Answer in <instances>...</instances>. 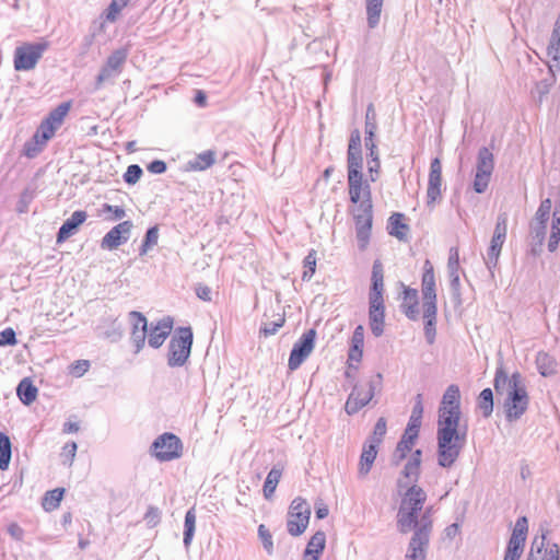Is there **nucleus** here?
<instances>
[{"label":"nucleus","mask_w":560,"mask_h":560,"mask_svg":"<svg viewBox=\"0 0 560 560\" xmlns=\"http://www.w3.org/2000/svg\"><path fill=\"white\" fill-rule=\"evenodd\" d=\"M460 392L455 384L443 394L438 410V463L450 468L457 460L466 444V428L460 427Z\"/></svg>","instance_id":"f257e3e1"},{"label":"nucleus","mask_w":560,"mask_h":560,"mask_svg":"<svg viewBox=\"0 0 560 560\" xmlns=\"http://www.w3.org/2000/svg\"><path fill=\"white\" fill-rule=\"evenodd\" d=\"M493 386L498 396H504L503 409L509 422L517 421L527 411L529 396L524 377L514 372L511 376L502 366L495 371Z\"/></svg>","instance_id":"f03ea898"},{"label":"nucleus","mask_w":560,"mask_h":560,"mask_svg":"<svg viewBox=\"0 0 560 560\" xmlns=\"http://www.w3.org/2000/svg\"><path fill=\"white\" fill-rule=\"evenodd\" d=\"M397 486L399 489L407 488L397 512V529L401 534H407L416 526L417 515L423 509L427 493L421 487L408 486L401 479L398 480Z\"/></svg>","instance_id":"7ed1b4c3"},{"label":"nucleus","mask_w":560,"mask_h":560,"mask_svg":"<svg viewBox=\"0 0 560 560\" xmlns=\"http://www.w3.org/2000/svg\"><path fill=\"white\" fill-rule=\"evenodd\" d=\"M433 508H427L421 516L417 515L416 526L412 528L413 535L409 541L406 560H425L427 549L429 547L431 533L433 529L432 521Z\"/></svg>","instance_id":"20e7f679"},{"label":"nucleus","mask_w":560,"mask_h":560,"mask_svg":"<svg viewBox=\"0 0 560 560\" xmlns=\"http://www.w3.org/2000/svg\"><path fill=\"white\" fill-rule=\"evenodd\" d=\"M422 415H423L422 395L418 394L416 396V402L412 408V412H411L408 425L394 451V454H393V464L394 465H399L400 462H402L406 458L407 454L411 451V448L418 438V434H419Z\"/></svg>","instance_id":"39448f33"},{"label":"nucleus","mask_w":560,"mask_h":560,"mask_svg":"<svg viewBox=\"0 0 560 560\" xmlns=\"http://www.w3.org/2000/svg\"><path fill=\"white\" fill-rule=\"evenodd\" d=\"M192 338L190 327H178L175 330L168 343V366H183L187 362L191 352Z\"/></svg>","instance_id":"423d86ee"},{"label":"nucleus","mask_w":560,"mask_h":560,"mask_svg":"<svg viewBox=\"0 0 560 560\" xmlns=\"http://www.w3.org/2000/svg\"><path fill=\"white\" fill-rule=\"evenodd\" d=\"M71 102H63L54 108L45 119L42 120L37 128V152L42 149L40 145L50 140L56 131L63 124L69 110Z\"/></svg>","instance_id":"0eeeda50"},{"label":"nucleus","mask_w":560,"mask_h":560,"mask_svg":"<svg viewBox=\"0 0 560 560\" xmlns=\"http://www.w3.org/2000/svg\"><path fill=\"white\" fill-rule=\"evenodd\" d=\"M349 197L352 203L372 200L369 180L363 179V162L347 163Z\"/></svg>","instance_id":"6e6552de"},{"label":"nucleus","mask_w":560,"mask_h":560,"mask_svg":"<svg viewBox=\"0 0 560 560\" xmlns=\"http://www.w3.org/2000/svg\"><path fill=\"white\" fill-rule=\"evenodd\" d=\"M150 450L159 462H171L182 456L183 443L177 435L165 432L153 441Z\"/></svg>","instance_id":"1a4fd4ad"},{"label":"nucleus","mask_w":560,"mask_h":560,"mask_svg":"<svg viewBox=\"0 0 560 560\" xmlns=\"http://www.w3.org/2000/svg\"><path fill=\"white\" fill-rule=\"evenodd\" d=\"M311 516V506L306 500L295 498L289 508L287 528L291 536H300L306 529Z\"/></svg>","instance_id":"9d476101"},{"label":"nucleus","mask_w":560,"mask_h":560,"mask_svg":"<svg viewBox=\"0 0 560 560\" xmlns=\"http://www.w3.org/2000/svg\"><path fill=\"white\" fill-rule=\"evenodd\" d=\"M357 238L359 248L364 250L368 247L372 222H373V205L372 200H362L354 212Z\"/></svg>","instance_id":"9b49d317"},{"label":"nucleus","mask_w":560,"mask_h":560,"mask_svg":"<svg viewBox=\"0 0 560 560\" xmlns=\"http://www.w3.org/2000/svg\"><path fill=\"white\" fill-rule=\"evenodd\" d=\"M381 382L382 374L378 373L374 380L369 382L368 389L355 385L346 401L345 411L351 416L366 406L374 397L376 386L380 385Z\"/></svg>","instance_id":"f8f14e48"},{"label":"nucleus","mask_w":560,"mask_h":560,"mask_svg":"<svg viewBox=\"0 0 560 560\" xmlns=\"http://www.w3.org/2000/svg\"><path fill=\"white\" fill-rule=\"evenodd\" d=\"M315 338L316 330L308 329L294 343L288 362L289 370L295 371L299 369L301 364L306 360V358L312 353L315 346Z\"/></svg>","instance_id":"ddd939ff"},{"label":"nucleus","mask_w":560,"mask_h":560,"mask_svg":"<svg viewBox=\"0 0 560 560\" xmlns=\"http://www.w3.org/2000/svg\"><path fill=\"white\" fill-rule=\"evenodd\" d=\"M128 317L131 325L130 341L135 347V353H139L145 343L148 320L142 313L137 311H131Z\"/></svg>","instance_id":"4468645a"},{"label":"nucleus","mask_w":560,"mask_h":560,"mask_svg":"<svg viewBox=\"0 0 560 560\" xmlns=\"http://www.w3.org/2000/svg\"><path fill=\"white\" fill-rule=\"evenodd\" d=\"M422 292V307H438L436 306V291H435V276L432 265L429 260L424 264V271L421 282Z\"/></svg>","instance_id":"2eb2a0df"},{"label":"nucleus","mask_w":560,"mask_h":560,"mask_svg":"<svg viewBox=\"0 0 560 560\" xmlns=\"http://www.w3.org/2000/svg\"><path fill=\"white\" fill-rule=\"evenodd\" d=\"M132 229L131 221H124L110 231H108L102 240L101 247L104 249H115L122 243L127 242Z\"/></svg>","instance_id":"dca6fc26"},{"label":"nucleus","mask_w":560,"mask_h":560,"mask_svg":"<svg viewBox=\"0 0 560 560\" xmlns=\"http://www.w3.org/2000/svg\"><path fill=\"white\" fill-rule=\"evenodd\" d=\"M442 186V164L439 158L431 161L428 189H427V205L432 206L441 196Z\"/></svg>","instance_id":"f3484780"},{"label":"nucleus","mask_w":560,"mask_h":560,"mask_svg":"<svg viewBox=\"0 0 560 560\" xmlns=\"http://www.w3.org/2000/svg\"><path fill=\"white\" fill-rule=\"evenodd\" d=\"M173 328V318L170 316L163 317L155 325L151 324V329L148 336L149 346L152 348H160L165 339L168 337Z\"/></svg>","instance_id":"a211bd4d"},{"label":"nucleus","mask_w":560,"mask_h":560,"mask_svg":"<svg viewBox=\"0 0 560 560\" xmlns=\"http://www.w3.org/2000/svg\"><path fill=\"white\" fill-rule=\"evenodd\" d=\"M35 68V44H23L14 50V69L27 71Z\"/></svg>","instance_id":"6ab92c4d"},{"label":"nucleus","mask_w":560,"mask_h":560,"mask_svg":"<svg viewBox=\"0 0 560 560\" xmlns=\"http://www.w3.org/2000/svg\"><path fill=\"white\" fill-rule=\"evenodd\" d=\"M88 218V213L83 210L74 211L69 219H67L60 226L57 233V243L61 244L67 241L70 236L74 235L80 225L84 223Z\"/></svg>","instance_id":"aec40b11"},{"label":"nucleus","mask_w":560,"mask_h":560,"mask_svg":"<svg viewBox=\"0 0 560 560\" xmlns=\"http://www.w3.org/2000/svg\"><path fill=\"white\" fill-rule=\"evenodd\" d=\"M326 545V535L324 532H316L310 539L303 558L304 560H319V555L324 551Z\"/></svg>","instance_id":"412c9836"},{"label":"nucleus","mask_w":560,"mask_h":560,"mask_svg":"<svg viewBox=\"0 0 560 560\" xmlns=\"http://www.w3.org/2000/svg\"><path fill=\"white\" fill-rule=\"evenodd\" d=\"M217 161V153L213 150H206L187 162V170L194 172L206 171Z\"/></svg>","instance_id":"4be33fe9"},{"label":"nucleus","mask_w":560,"mask_h":560,"mask_svg":"<svg viewBox=\"0 0 560 560\" xmlns=\"http://www.w3.org/2000/svg\"><path fill=\"white\" fill-rule=\"evenodd\" d=\"M354 162H363L362 139L359 129H354L351 131L347 150V163Z\"/></svg>","instance_id":"5701e85b"},{"label":"nucleus","mask_w":560,"mask_h":560,"mask_svg":"<svg viewBox=\"0 0 560 560\" xmlns=\"http://www.w3.org/2000/svg\"><path fill=\"white\" fill-rule=\"evenodd\" d=\"M404 214L401 213H393L388 219L387 230L392 236H395L399 241L407 240V232L409 231V226L402 222Z\"/></svg>","instance_id":"b1692460"},{"label":"nucleus","mask_w":560,"mask_h":560,"mask_svg":"<svg viewBox=\"0 0 560 560\" xmlns=\"http://www.w3.org/2000/svg\"><path fill=\"white\" fill-rule=\"evenodd\" d=\"M376 455L377 446L365 442L360 457L359 475L366 476L370 472Z\"/></svg>","instance_id":"393cba45"},{"label":"nucleus","mask_w":560,"mask_h":560,"mask_svg":"<svg viewBox=\"0 0 560 560\" xmlns=\"http://www.w3.org/2000/svg\"><path fill=\"white\" fill-rule=\"evenodd\" d=\"M424 319V336L429 345H432L436 335V313L438 307H422Z\"/></svg>","instance_id":"a878e982"},{"label":"nucleus","mask_w":560,"mask_h":560,"mask_svg":"<svg viewBox=\"0 0 560 560\" xmlns=\"http://www.w3.org/2000/svg\"><path fill=\"white\" fill-rule=\"evenodd\" d=\"M541 535L536 536L533 539L530 550L527 555L526 560H544L545 549L548 547L547 537L549 535V530L545 528H540Z\"/></svg>","instance_id":"bb28decb"},{"label":"nucleus","mask_w":560,"mask_h":560,"mask_svg":"<svg viewBox=\"0 0 560 560\" xmlns=\"http://www.w3.org/2000/svg\"><path fill=\"white\" fill-rule=\"evenodd\" d=\"M422 452L420 450H416L409 460L406 463L402 475L410 482H417L419 478L420 464H421Z\"/></svg>","instance_id":"cd10ccee"},{"label":"nucleus","mask_w":560,"mask_h":560,"mask_svg":"<svg viewBox=\"0 0 560 560\" xmlns=\"http://www.w3.org/2000/svg\"><path fill=\"white\" fill-rule=\"evenodd\" d=\"M282 471H283V467H281L278 464V465H275L268 472L265 483H264V488H262L264 497L267 500L272 498V495L276 491V488L281 479Z\"/></svg>","instance_id":"c85d7f7f"},{"label":"nucleus","mask_w":560,"mask_h":560,"mask_svg":"<svg viewBox=\"0 0 560 560\" xmlns=\"http://www.w3.org/2000/svg\"><path fill=\"white\" fill-rule=\"evenodd\" d=\"M547 55L551 58V62L548 65L549 71H558L560 69V34L551 33Z\"/></svg>","instance_id":"c756f323"},{"label":"nucleus","mask_w":560,"mask_h":560,"mask_svg":"<svg viewBox=\"0 0 560 560\" xmlns=\"http://www.w3.org/2000/svg\"><path fill=\"white\" fill-rule=\"evenodd\" d=\"M494 167V159L491 151L482 147L478 151L476 172L483 174H492Z\"/></svg>","instance_id":"7c9ffc66"},{"label":"nucleus","mask_w":560,"mask_h":560,"mask_svg":"<svg viewBox=\"0 0 560 560\" xmlns=\"http://www.w3.org/2000/svg\"><path fill=\"white\" fill-rule=\"evenodd\" d=\"M16 394L24 405L35 401V386L31 377H24L16 387Z\"/></svg>","instance_id":"2f4dec72"},{"label":"nucleus","mask_w":560,"mask_h":560,"mask_svg":"<svg viewBox=\"0 0 560 560\" xmlns=\"http://www.w3.org/2000/svg\"><path fill=\"white\" fill-rule=\"evenodd\" d=\"M370 292L384 293V268L378 259L373 262Z\"/></svg>","instance_id":"473e14b6"},{"label":"nucleus","mask_w":560,"mask_h":560,"mask_svg":"<svg viewBox=\"0 0 560 560\" xmlns=\"http://www.w3.org/2000/svg\"><path fill=\"white\" fill-rule=\"evenodd\" d=\"M65 491V488L47 491L42 500L43 509L47 512L56 510L63 498Z\"/></svg>","instance_id":"72a5a7b5"},{"label":"nucleus","mask_w":560,"mask_h":560,"mask_svg":"<svg viewBox=\"0 0 560 560\" xmlns=\"http://www.w3.org/2000/svg\"><path fill=\"white\" fill-rule=\"evenodd\" d=\"M12 456V444L10 438L0 432V469L7 470L9 468Z\"/></svg>","instance_id":"f704fd0d"},{"label":"nucleus","mask_w":560,"mask_h":560,"mask_svg":"<svg viewBox=\"0 0 560 560\" xmlns=\"http://www.w3.org/2000/svg\"><path fill=\"white\" fill-rule=\"evenodd\" d=\"M537 369L542 376H550L556 373L557 363L552 357L546 352H539L536 359Z\"/></svg>","instance_id":"c9c22d12"},{"label":"nucleus","mask_w":560,"mask_h":560,"mask_svg":"<svg viewBox=\"0 0 560 560\" xmlns=\"http://www.w3.org/2000/svg\"><path fill=\"white\" fill-rule=\"evenodd\" d=\"M384 0H365L369 27L374 28L380 22Z\"/></svg>","instance_id":"e433bc0d"},{"label":"nucleus","mask_w":560,"mask_h":560,"mask_svg":"<svg viewBox=\"0 0 560 560\" xmlns=\"http://www.w3.org/2000/svg\"><path fill=\"white\" fill-rule=\"evenodd\" d=\"M504 242L505 238H498L495 236H492L486 258V264L489 269L497 266Z\"/></svg>","instance_id":"4c0bfd02"},{"label":"nucleus","mask_w":560,"mask_h":560,"mask_svg":"<svg viewBox=\"0 0 560 560\" xmlns=\"http://www.w3.org/2000/svg\"><path fill=\"white\" fill-rule=\"evenodd\" d=\"M184 526H185V529H184L183 542H184L185 547H189L191 544L194 534H195V528H196V514H195L194 509H190L186 512Z\"/></svg>","instance_id":"58836bf2"},{"label":"nucleus","mask_w":560,"mask_h":560,"mask_svg":"<svg viewBox=\"0 0 560 560\" xmlns=\"http://www.w3.org/2000/svg\"><path fill=\"white\" fill-rule=\"evenodd\" d=\"M478 407L480 408L483 417L488 418L493 411V393L491 388L481 390L478 397Z\"/></svg>","instance_id":"ea45409f"},{"label":"nucleus","mask_w":560,"mask_h":560,"mask_svg":"<svg viewBox=\"0 0 560 560\" xmlns=\"http://www.w3.org/2000/svg\"><path fill=\"white\" fill-rule=\"evenodd\" d=\"M369 320L371 331L375 337H380L384 332L385 311H369Z\"/></svg>","instance_id":"a19ab883"},{"label":"nucleus","mask_w":560,"mask_h":560,"mask_svg":"<svg viewBox=\"0 0 560 560\" xmlns=\"http://www.w3.org/2000/svg\"><path fill=\"white\" fill-rule=\"evenodd\" d=\"M387 432V421L384 417H381L377 419L374 430L371 434V436L368 439L366 443L374 444L378 447V445L382 443L385 434Z\"/></svg>","instance_id":"79ce46f5"},{"label":"nucleus","mask_w":560,"mask_h":560,"mask_svg":"<svg viewBox=\"0 0 560 560\" xmlns=\"http://www.w3.org/2000/svg\"><path fill=\"white\" fill-rule=\"evenodd\" d=\"M377 121L376 113L373 104H370L366 108L365 121H364V137H376Z\"/></svg>","instance_id":"37998d69"},{"label":"nucleus","mask_w":560,"mask_h":560,"mask_svg":"<svg viewBox=\"0 0 560 560\" xmlns=\"http://www.w3.org/2000/svg\"><path fill=\"white\" fill-rule=\"evenodd\" d=\"M35 197V189L31 186L26 187L21 194L15 210L18 213H26L28 211L30 206L32 205Z\"/></svg>","instance_id":"c03bdc74"},{"label":"nucleus","mask_w":560,"mask_h":560,"mask_svg":"<svg viewBox=\"0 0 560 560\" xmlns=\"http://www.w3.org/2000/svg\"><path fill=\"white\" fill-rule=\"evenodd\" d=\"M159 240V228L158 225L148 229L142 245L140 247V255L143 256L148 250L158 244Z\"/></svg>","instance_id":"a18cd8bd"},{"label":"nucleus","mask_w":560,"mask_h":560,"mask_svg":"<svg viewBox=\"0 0 560 560\" xmlns=\"http://www.w3.org/2000/svg\"><path fill=\"white\" fill-rule=\"evenodd\" d=\"M127 52L124 49L115 50L106 60L105 66L114 69L118 73L121 71L122 65L126 62Z\"/></svg>","instance_id":"49530a36"},{"label":"nucleus","mask_w":560,"mask_h":560,"mask_svg":"<svg viewBox=\"0 0 560 560\" xmlns=\"http://www.w3.org/2000/svg\"><path fill=\"white\" fill-rule=\"evenodd\" d=\"M77 450L78 445L75 442H68L65 444L60 453L61 462L63 465L68 467L72 466L75 458Z\"/></svg>","instance_id":"de8ad7c7"},{"label":"nucleus","mask_w":560,"mask_h":560,"mask_svg":"<svg viewBox=\"0 0 560 560\" xmlns=\"http://www.w3.org/2000/svg\"><path fill=\"white\" fill-rule=\"evenodd\" d=\"M304 272L302 279L304 281L311 280L316 269V252L312 249L304 258Z\"/></svg>","instance_id":"09e8293b"},{"label":"nucleus","mask_w":560,"mask_h":560,"mask_svg":"<svg viewBox=\"0 0 560 560\" xmlns=\"http://www.w3.org/2000/svg\"><path fill=\"white\" fill-rule=\"evenodd\" d=\"M552 202L549 198L542 200L535 213L534 220L547 223L550 217Z\"/></svg>","instance_id":"8fccbe9b"},{"label":"nucleus","mask_w":560,"mask_h":560,"mask_svg":"<svg viewBox=\"0 0 560 560\" xmlns=\"http://www.w3.org/2000/svg\"><path fill=\"white\" fill-rule=\"evenodd\" d=\"M547 231V223H540V221L533 220L530 223V234L537 240V245L540 247L545 241Z\"/></svg>","instance_id":"3c124183"},{"label":"nucleus","mask_w":560,"mask_h":560,"mask_svg":"<svg viewBox=\"0 0 560 560\" xmlns=\"http://www.w3.org/2000/svg\"><path fill=\"white\" fill-rule=\"evenodd\" d=\"M258 536H259L267 553L272 555V552H273L272 536H271L269 529L264 524H260L258 526Z\"/></svg>","instance_id":"603ef678"},{"label":"nucleus","mask_w":560,"mask_h":560,"mask_svg":"<svg viewBox=\"0 0 560 560\" xmlns=\"http://www.w3.org/2000/svg\"><path fill=\"white\" fill-rule=\"evenodd\" d=\"M119 73L114 69H109L107 66H103L98 75L96 77L95 89L98 90L101 86L110 80H113Z\"/></svg>","instance_id":"864d4df0"},{"label":"nucleus","mask_w":560,"mask_h":560,"mask_svg":"<svg viewBox=\"0 0 560 560\" xmlns=\"http://www.w3.org/2000/svg\"><path fill=\"white\" fill-rule=\"evenodd\" d=\"M508 232V214L505 212L499 213L497 218V223L494 228V232L492 236L498 238H506Z\"/></svg>","instance_id":"5fc2aeb1"},{"label":"nucleus","mask_w":560,"mask_h":560,"mask_svg":"<svg viewBox=\"0 0 560 560\" xmlns=\"http://www.w3.org/2000/svg\"><path fill=\"white\" fill-rule=\"evenodd\" d=\"M491 174H483L476 172L474 179V190L478 194H482L488 188Z\"/></svg>","instance_id":"6e6d98bb"},{"label":"nucleus","mask_w":560,"mask_h":560,"mask_svg":"<svg viewBox=\"0 0 560 560\" xmlns=\"http://www.w3.org/2000/svg\"><path fill=\"white\" fill-rule=\"evenodd\" d=\"M142 175V168L137 164H131L127 167L124 174V179L127 184H136Z\"/></svg>","instance_id":"4d7b16f0"},{"label":"nucleus","mask_w":560,"mask_h":560,"mask_svg":"<svg viewBox=\"0 0 560 560\" xmlns=\"http://www.w3.org/2000/svg\"><path fill=\"white\" fill-rule=\"evenodd\" d=\"M124 336L122 324L117 318L113 320V327L110 330L105 331V337L113 342L119 341Z\"/></svg>","instance_id":"13d9d810"},{"label":"nucleus","mask_w":560,"mask_h":560,"mask_svg":"<svg viewBox=\"0 0 560 560\" xmlns=\"http://www.w3.org/2000/svg\"><path fill=\"white\" fill-rule=\"evenodd\" d=\"M369 311H385L383 294L369 292Z\"/></svg>","instance_id":"bf43d9fd"},{"label":"nucleus","mask_w":560,"mask_h":560,"mask_svg":"<svg viewBox=\"0 0 560 560\" xmlns=\"http://www.w3.org/2000/svg\"><path fill=\"white\" fill-rule=\"evenodd\" d=\"M375 138L376 137H364V147L368 151V160L380 159V152Z\"/></svg>","instance_id":"052dcab7"},{"label":"nucleus","mask_w":560,"mask_h":560,"mask_svg":"<svg viewBox=\"0 0 560 560\" xmlns=\"http://www.w3.org/2000/svg\"><path fill=\"white\" fill-rule=\"evenodd\" d=\"M402 313L410 320H417L419 318L418 301L416 302H404L401 304Z\"/></svg>","instance_id":"680f3d73"},{"label":"nucleus","mask_w":560,"mask_h":560,"mask_svg":"<svg viewBox=\"0 0 560 560\" xmlns=\"http://www.w3.org/2000/svg\"><path fill=\"white\" fill-rule=\"evenodd\" d=\"M528 532V521L526 516H521L516 520L515 526L513 528L512 535H517V537H522L526 539Z\"/></svg>","instance_id":"e2e57ef3"},{"label":"nucleus","mask_w":560,"mask_h":560,"mask_svg":"<svg viewBox=\"0 0 560 560\" xmlns=\"http://www.w3.org/2000/svg\"><path fill=\"white\" fill-rule=\"evenodd\" d=\"M555 72H550V78L549 79H544L541 80L540 82H538L536 84V91L537 93L539 94L540 98L548 94L549 91H550V88L553 85L555 81H556V77H555Z\"/></svg>","instance_id":"0e129e2a"},{"label":"nucleus","mask_w":560,"mask_h":560,"mask_svg":"<svg viewBox=\"0 0 560 560\" xmlns=\"http://www.w3.org/2000/svg\"><path fill=\"white\" fill-rule=\"evenodd\" d=\"M526 539L522 537H517V535H511L510 540L508 542L506 550L517 553H523L524 546H525Z\"/></svg>","instance_id":"69168bd1"},{"label":"nucleus","mask_w":560,"mask_h":560,"mask_svg":"<svg viewBox=\"0 0 560 560\" xmlns=\"http://www.w3.org/2000/svg\"><path fill=\"white\" fill-rule=\"evenodd\" d=\"M161 520V511L155 506H149L144 521L149 527H154L160 523Z\"/></svg>","instance_id":"338daca9"},{"label":"nucleus","mask_w":560,"mask_h":560,"mask_svg":"<svg viewBox=\"0 0 560 560\" xmlns=\"http://www.w3.org/2000/svg\"><path fill=\"white\" fill-rule=\"evenodd\" d=\"M90 362L88 360H78L70 366V373L75 377H81L88 372Z\"/></svg>","instance_id":"774afa93"}]
</instances>
